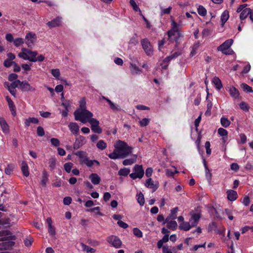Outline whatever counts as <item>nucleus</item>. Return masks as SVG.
I'll return each mask as SVG.
<instances>
[{
	"label": "nucleus",
	"mask_w": 253,
	"mask_h": 253,
	"mask_svg": "<svg viewBox=\"0 0 253 253\" xmlns=\"http://www.w3.org/2000/svg\"><path fill=\"white\" fill-rule=\"evenodd\" d=\"M80 109L76 110L74 113L75 119L76 118H85L92 117L93 115L92 113L86 109V101L84 98H82L80 101Z\"/></svg>",
	"instance_id": "nucleus-1"
},
{
	"label": "nucleus",
	"mask_w": 253,
	"mask_h": 253,
	"mask_svg": "<svg viewBox=\"0 0 253 253\" xmlns=\"http://www.w3.org/2000/svg\"><path fill=\"white\" fill-rule=\"evenodd\" d=\"M171 28L168 32L169 39L170 42L175 41L178 42L179 39L182 37L179 28V25L174 20L171 21Z\"/></svg>",
	"instance_id": "nucleus-2"
},
{
	"label": "nucleus",
	"mask_w": 253,
	"mask_h": 253,
	"mask_svg": "<svg viewBox=\"0 0 253 253\" xmlns=\"http://www.w3.org/2000/svg\"><path fill=\"white\" fill-rule=\"evenodd\" d=\"M116 148L120 154V158L124 159L131 153L132 148L128 145V144L124 142L119 140L118 142Z\"/></svg>",
	"instance_id": "nucleus-3"
},
{
	"label": "nucleus",
	"mask_w": 253,
	"mask_h": 253,
	"mask_svg": "<svg viewBox=\"0 0 253 253\" xmlns=\"http://www.w3.org/2000/svg\"><path fill=\"white\" fill-rule=\"evenodd\" d=\"M76 121H79L83 124H85L88 122L91 126V128L92 131L95 133H101L102 132V129L99 126V122L96 119L91 118H76Z\"/></svg>",
	"instance_id": "nucleus-4"
},
{
	"label": "nucleus",
	"mask_w": 253,
	"mask_h": 253,
	"mask_svg": "<svg viewBox=\"0 0 253 253\" xmlns=\"http://www.w3.org/2000/svg\"><path fill=\"white\" fill-rule=\"evenodd\" d=\"M132 170L133 172L129 174L130 177L132 179H135L137 178L141 179L143 177L144 171L142 165H136Z\"/></svg>",
	"instance_id": "nucleus-5"
},
{
	"label": "nucleus",
	"mask_w": 253,
	"mask_h": 253,
	"mask_svg": "<svg viewBox=\"0 0 253 253\" xmlns=\"http://www.w3.org/2000/svg\"><path fill=\"white\" fill-rule=\"evenodd\" d=\"M141 43L143 49L147 55H151L153 54V49L150 42L147 39H144L141 40Z\"/></svg>",
	"instance_id": "nucleus-6"
},
{
	"label": "nucleus",
	"mask_w": 253,
	"mask_h": 253,
	"mask_svg": "<svg viewBox=\"0 0 253 253\" xmlns=\"http://www.w3.org/2000/svg\"><path fill=\"white\" fill-rule=\"evenodd\" d=\"M233 43V40L232 39H228L218 46L217 49L218 51H221L224 54H228L226 51L232 45Z\"/></svg>",
	"instance_id": "nucleus-7"
},
{
	"label": "nucleus",
	"mask_w": 253,
	"mask_h": 253,
	"mask_svg": "<svg viewBox=\"0 0 253 253\" xmlns=\"http://www.w3.org/2000/svg\"><path fill=\"white\" fill-rule=\"evenodd\" d=\"M107 242L112 246L116 248H120L122 245V242L120 239L116 236L111 235L107 239Z\"/></svg>",
	"instance_id": "nucleus-8"
},
{
	"label": "nucleus",
	"mask_w": 253,
	"mask_h": 253,
	"mask_svg": "<svg viewBox=\"0 0 253 253\" xmlns=\"http://www.w3.org/2000/svg\"><path fill=\"white\" fill-rule=\"evenodd\" d=\"M37 39L36 35L33 32H29L25 36L26 43L29 47H32Z\"/></svg>",
	"instance_id": "nucleus-9"
},
{
	"label": "nucleus",
	"mask_w": 253,
	"mask_h": 253,
	"mask_svg": "<svg viewBox=\"0 0 253 253\" xmlns=\"http://www.w3.org/2000/svg\"><path fill=\"white\" fill-rule=\"evenodd\" d=\"M22 91H35L36 89L32 86L26 81H20V88Z\"/></svg>",
	"instance_id": "nucleus-10"
},
{
	"label": "nucleus",
	"mask_w": 253,
	"mask_h": 253,
	"mask_svg": "<svg viewBox=\"0 0 253 253\" xmlns=\"http://www.w3.org/2000/svg\"><path fill=\"white\" fill-rule=\"evenodd\" d=\"M0 237H1L0 240L2 241L6 240H14L16 238L14 235H11L10 232L8 231H0Z\"/></svg>",
	"instance_id": "nucleus-11"
},
{
	"label": "nucleus",
	"mask_w": 253,
	"mask_h": 253,
	"mask_svg": "<svg viewBox=\"0 0 253 253\" xmlns=\"http://www.w3.org/2000/svg\"><path fill=\"white\" fill-rule=\"evenodd\" d=\"M86 142L85 138L82 135L79 136L76 139V141L73 145L74 149H78L84 144Z\"/></svg>",
	"instance_id": "nucleus-12"
},
{
	"label": "nucleus",
	"mask_w": 253,
	"mask_h": 253,
	"mask_svg": "<svg viewBox=\"0 0 253 253\" xmlns=\"http://www.w3.org/2000/svg\"><path fill=\"white\" fill-rule=\"evenodd\" d=\"M144 185L148 188L153 189V192L155 191L159 186L158 183H155L151 178H149L146 180Z\"/></svg>",
	"instance_id": "nucleus-13"
},
{
	"label": "nucleus",
	"mask_w": 253,
	"mask_h": 253,
	"mask_svg": "<svg viewBox=\"0 0 253 253\" xmlns=\"http://www.w3.org/2000/svg\"><path fill=\"white\" fill-rule=\"evenodd\" d=\"M68 127L73 134L77 135L79 132V126L76 123L71 122L68 125Z\"/></svg>",
	"instance_id": "nucleus-14"
},
{
	"label": "nucleus",
	"mask_w": 253,
	"mask_h": 253,
	"mask_svg": "<svg viewBox=\"0 0 253 253\" xmlns=\"http://www.w3.org/2000/svg\"><path fill=\"white\" fill-rule=\"evenodd\" d=\"M61 18L58 17L51 21L48 22L46 24L50 28L58 27L61 24Z\"/></svg>",
	"instance_id": "nucleus-15"
},
{
	"label": "nucleus",
	"mask_w": 253,
	"mask_h": 253,
	"mask_svg": "<svg viewBox=\"0 0 253 253\" xmlns=\"http://www.w3.org/2000/svg\"><path fill=\"white\" fill-rule=\"evenodd\" d=\"M178 211V209L177 207H175L171 209L170 210V213L169 214V216H168L165 219L164 223H166V222L168 221L170 219L174 220L175 219H176L177 218L176 213Z\"/></svg>",
	"instance_id": "nucleus-16"
},
{
	"label": "nucleus",
	"mask_w": 253,
	"mask_h": 253,
	"mask_svg": "<svg viewBox=\"0 0 253 253\" xmlns=\"http://www.w3.org/2000/svg\"><path fill=\"white\" fill-rule=\"evenodd\" d=\"M227 199L230 201L236 200L238 197V194L236 191L233 190H229L227 191Z\"/></svg>",
	"instance_id": "nucleus-17"
},
{
	"label": "nucleus",
	"mask_w": 253,
	"mask_h": 253,
	"mask_svg": "<svg viewBox=\"0 0 253 253\" xmlns=\"http://www.w3.org/2000/svg\"><path fill=\"white\" fill-rule=\"evenodd\" d=\"M89 178L90 179L91 182L94 185L98 184L101 181V178L97 173H91L89 176Z\"/></svg>",
	"instance_id": "nucleus-18"
},
{
	"label": "nucleus",
	"mask_w": 253,
	"mask_h": 253,
	"mask_svg": "<svg viewBox=\"0 0 253 253\" xmlns=\"http://www.w3.org/2000/svg\"><path fill=\"white\" fill-rule=\"evenodd\" d=\"M229 92L231 96L234 99H239L240 97V93L238 89L235 87H231Z\"/></svg>",
	"instance_id": "nucleus-19"
},
{
	"label": "nucleus",
	"mask_w": 253,
	"mask_h": 253,
	"mask_svg": "<svg viewBox=\"0 0 253 253\" xmlns=\"http://www.w3.org/2000/svg\"><path fill=\"white\" fill-rule=\"evenodd\" d=\"M0 125L4 133L9 132L8 125L3 118H0Z\"/></svg>",
	"instance_id": "nucleus-20"
},
{
	"label": "nucleus",
	"mask_w": 253,
	"mask_h": 253,
	"mask_svg": "<svg viewBox=\"0 0 253 253\" xmlns=\"http://www.w3.org/2000/svg\"><path fill=\"white\" fill-rule=\"evenodd\" d=\"M137 156L133 155L132 157L130 159H125L123 161V164L124 166L131 165L136 162Z\"/></svg>",
	"instance_id": "nucleus-21"
},
{
	"label": "nucleus",
	"mask_w": 253,
	"mask_h": 253,
	"mask_svg": "<svg viewBox=\"0 0 253 253\" xmlns=\"http://www.w3.org/2000/svg\"><path fill=\"white\" fill-rule=\"evenodd\" d=\"M48 174L45 170L42 171V180L41 184L43 187H45L46 185V183L48 180Z\"/></svg>",
	"instance_id": "nucleus-22"
},
{
	"label": "nucleus",
	"mask_w": 253,
	"mask_h": 253,
	"mask_svg": "<svg viewBox=\"0 0 253 253\" xmlns=\"http://www.w3.org/2000/svg\"><path fill=\"white\" fill-rule=\"evenodd\" d=\"M212 82L217 90H220L223 86L220 80L218 77H214L212 79Z\"/></svg>",
	"instance_id": "nucleus-23"
},
{
	"label": "nucleus",
	"mask_w": 253,
	"mask_h": 253,
	"mask_svg": "<svg viewBox=\"0 0 253 253\" xmlns=\"http://www.w3.org/2000/svg\"><path fill=\"white\" fill-rule=\"evenodd\" d=\"M21 170L23 175L25 177H28L29 175L28 166L25 162H22L21 164Z\"/></svg>",
	"instance_id": "nucleus-24"
},
{
	"label": "nucleus",
	"mask_w": 253,
	"mask_h": 253,
	"mask_svg": "<svg viewBox=\"0 0 253 253\" xmlns=\"http://www.w3.org/2000/svg\"><path fill=\"white\" fill-rule=\"evenodd\" d=\"M38 55V52L36 51L30 50L28 53V60L35 62H36V56Z\"/></svg>",
	"instance_id": "nucleus-25"
},
{
	"label": "nucleus",
	"mask_w": 253,
	"mask_h": 253,
	"mask_svg": "<svg viewBox=\"0 0 253 253\" xmlns=\"http://www.w3.org/2000/svg\"><path fill=\"white\" fill-rule=\"evenodd\" d=\"M192 227H193L192 224L190 225L189 222H183L182 223H180L179 226L180 229L183 230L184 231L189 230Z\"/></svg>",
	"instance_id": "nucleus-26"
},
{
	"label": "nucleus",
	"mask_w": 253,
	"mask_h": 253,
	"mask_svg": "<svg viewBox=\"0 0 253 253\" xmlns=\"http://www.w3.org/2000/svg\"><path fill=\"white\" fill-rule=\"evenodd\" d=\"M80 162L81 164H84L87 166L88 167H91L92 162L89 160L87 155L83 157V158H82L80 160Z\"/></svg>",
	"instance_id": "nucleus-27"
},
{
	"label": "nucleus",
	"mask_w": 253,
	"mask_h": 253,
	"mask_svg": "<svg viewBox=\"0 0 253 253\" xmlns=\"http://www.w3.org/2000/svg\"><path fill=\"white\" fill-rule=\"evenodd\" d=\"M82 249L83 251L86 252L87 253H94L95 250L92 248H91L84 243L81 244Z\"/></svg>",
	"instance_id": "nucleus-28"
},
{
	"label": "nucleus",
	"mask_w": 253,
	"mask_h": 253,
	"mask_svg": "<svg viewBox=\"0 0 253 253\" xmlns=\"http://www.w3.org/2000/svg\"><path fill=\"white\" fill-rule=\"evenodd\" d=\"M229 17V15L228 11L227 10L224 11L222 13L220 17L222 26H223L225 22L228 20Z\"/></svg>",
	"instance_id": "nucleus-29"
},
{
	"label": "nucleus",
	"mask_w": 253,
	"mask_h": 253,
	"mask_svg": "<svg viewBox=\"0 0 253 253\" xmlns=\"http://www.w3.org/2000/svg\"><path fill=\"white\" fill-rule=\"evenodd\" d=\"M167 223V227L169 229H172L173 230H174L176 229L177 224L176 222L173 220H169L168 221L166 222Z\"/></svg>",
	"instance_id": "nucleus-30"
},
{
	"label": "nucleus",
	"mask_w": 253,
	"mask_h": 253,
	"mask_svg": "<svg viewBox=\"0 0 253 253\" xmlns=\"http://www.w3.org/2000/svg\"><path fill=\"white\" fill-rule=\"evenodd\" d=\"M109 158L113 160H116L117 159H121L120 154L118 151V149L115 147L113 152L110 153L108 155Z\"/></svg>",
	"instance_id": "nucleus-31"
},
{
	"label": "nucleus",
	"mask_w": 253,
	"mask_h": 253,
	"mask_svg": "<svg viewBox=\"0 0 253 253\" xmlns=\"http://www.w3.org/2000/svg\"><path fill=\"white\" fill-rule=\"evenodd\" d=\"M200 218V216L198 214H194L191 219L190 221L191 222L192 226L193 227L196 226L198 223V222Z\"/></svg>",
	"instance_id": "nucleus-32"
},
{
	"label": "nucleus",
	"mask_w": 253,
	"mask_h": 253,
	"mask_svg": "<svg viewBox=\"0 0 253 253\" xmlns=\"http://www.w3.org/2000/svg\"><path fill=\"white\" fill-rule=\"evenodd\" d=\"M251 10L250 8H246L244 9L241 13L240 15V18L241 20L245 19L250 13Z\"/></svg>",
	"instance_id": "nucleus-33"
},
{
	"label": "nucleus",
	"mask_w": 253,
	"mask_h": 253,
	"mask_svg": "<svg viewBox=\"0 0 253 253\" xmlns=\"http://www.w3.org/2000/svg\"><path fill=\"white\" fill-rule=\"evenodd\" d=\"M130 69L132 74H138L141 72V70L135 64H130Z\"/></svg>",
	"instance_id": "nucleus-34"
},
{
	"label": "nucleus",
	"mask_w": 253,
	"mask_h": 253,
	"mask_svg": "<svg viewBox=\"0 0 253 253\" xmlns=\"http://www.w3.org/2000/svg\"><path fill=\"white\" fill-rule=\"evenodd\" d=\"M108 103L110 105V108L114 111H120L121 110L119 105L114 104L111 100H108Z\"/></svg>",
	"instance_id": "nucleus-35"
},
{
	"label": "nucleus",
	"mask_w": 253,
	"mask_h": 253,
	"mask_svg": "<svg viewBox=\"0 0 253 253\" xmlns=\"http://www.w3.org/2000/svg\"><path fill=\"white\" fill-rule=\"evenodd\" d=\"M96 147L98 149L101 150L105 149L107 147V144L103 140H100L96 144Z\"/></svg>",
	"instance_id": "nucleus-36"
},
{
	"label": "nucleus",
	"mask_w": 253,
	"mask_h": 253,
	"mask_svg": "<svg viewBox=\"0 0 253 253\" xmlns=\"http://www.w3.org/2000/svg\"><path fill=\"white\" fill-rule=\"evenodd\" d=\"M136 196L138 203L141 206H143L145 203V200L143 194L140 192L139 194H137Z\"/></svg>",
	"instance_id": "nucleus-37"
},
{
	"label": "nucleus",
	"mask_w": 253,
	"mask_h": 253,
	"mask_svg": "<svg viewBox=\"0 0 253 253\" xmlns=\"http://www.w3.org/2000/svg\"><path fill=\"white\" fill-rule=\"evenodd\" d=\"M130 172V169L128 168H124L121 169L118 171V174L121 176H127Z\"/></svg>",
	"instance_id": "nucleus-38"
},
{
	"label": "nucleus",
	"mask_w": 253,
	"mask_h": 253,
	"mask_svg": "<svg viewBox=\"0 0 253 253\" xmlns=\"http://www.w3.org/2000/svg\"><path fill=\"white\" fill-rule=\"evenodd\" d=\"M198 14L202 16H205L207 14V10L203 5H199L197 8Z\"/></svg>",
	"instance_id": "nucleus-39"
},
{
	"label": "nucleus",
	"mask_w": 253,
	"mask_h": 253,
	"mask_svg": "<svg viewBox=\"0 0 253 253\" xmlns=\"http://www.w3.org/2000/svg\"><path fill=\"white\" fill-rule=\"evenodd\" d=\"M241 87L245 92H253L252 88L245 83H242L241 84Z\"/></svg>",
	"instance_id": "nucleus-40"
},
{
	"label": "nucleus",
	"mask_w": 253,
	"mask_h": 253,
	"mask_svg": "<svg viewBox=\"0 0 253 253\" xmlns=\"http://www.w3.org/2000/svg\"><path fill=\"white\" fill-rule=\"evenodd\" d=\"M220 123L221 125L224 127H227L230 125V121L226 118L222 117L220 119Z\"/></svg>",
	"instance_id": "nucleus-41"
},
{
	"label": "nucleus",
	"mask_w": 253,
	"mask_h": 253,
	"mask_svg": "<svg viewBox=\"0 0 253 253\" xmlns=\"http://www.w3.org/2000/svg\"><path fill=\"white\" fill-rule=\"evenodd\" d=\"M56 166V159L51 157L49 159V167L51 170H53Z\"/></svg>",
	"instance_id": "nucleus-42"
},
{
	"label": "nucleus",
	"mask_w": 253,
	"mask_h": 253,
	"mask_svg": "<svg viewBox=\"0 0 253 253\" xmlns=\"http://www.w3.org/2000/svg\"><path fill=\"white\" fill-rule=\"evenodd\" d=\"M24 42V40L21 38H18L17 39H15L13 41V43L14 45L16 47H18L20 46V45L22 44Z\"/></svg>",
	"instance_id": "nucleus-43"
},
{
	"label": "nucleus",
	"mask_w": 253,
	"mask_h": 253,
	"mask_svg": "<svg viewBox=\"0 0 253 253\" xmlns=\"http://www.w3.org/2000/svg\"><path fill=\"white\" fill-rule=\"evenodd\" d=\"M73 164L70 162L65 163L64 166V168L67 173H70L71 169L73 168Z\"/></svg>",
	"instance_id": "nucleus-44"
},
{
	"label": "nucleus",
	"mask_w": 253,
	"mask_h": 253,
	"mask_svg": "<svg viewBox=\"0 0 253 253\" xmlns=\"http://www.w3.org/2000/svg\"><path fill=\"white\" fill-rule=\"evenodd\" d=\"M172 251L175 252H176V249L175 247H173L172 249L171 250L170 249H169V247L168 246H164L163 247V253H172Z\"/></svg>",
	"instance_id": "nucleus-45"
},
{
	"label": "nucleus",
	"mask_w": 253,
	"mask_h": 253,
	"mask_svg": "<svg viewBox=\"0 0 253 253\" xmlns=\"http://www.w3.org/2000/svg\"><path fill=\"white\" fill-rule=\"evenodd\" d=\"M37 133L39 136L42 137L44 135L45 132L43 128L41 126H39L37 129Z\"/></svg>",
	"instance_id": "nucleus-46"
},
{
	"label": "nucleus",
	"mask_w": 253,
	"mask_h": 253,
	"mask_svg": "<svg viewBox=\"0 0 253 253\" xmlns=\"http://www.w3.org/2000/svg\"><path fill=\"white\" fill-rule=\"evenodd\" d=\"M8 106L12 115L13 116H15L16 115V107L14 103H11L10 104H8Z\"/></svg>",
	"instance_id": "nucleus-47"
},
{
	"label": "nucleus",
	"mask_w": 253,
	"mask_h": 253,
	"mask_svg": "<svg viewBox=\"0 0 253 253\" xmlns=\"http://www.w3.org/2000/svg\"><path fill=\"white\" fill-rule=\"evenodd\" d=\"M240 108L243 110V111L248 112L249 110V106H248V104L246 103L245 102H242L240 105Z\"/></svg>",
	"instance_id": "nucleus-48"
},
{
	"label": "nucleus",
	"mask_w": 253,
	"mask_h": 253,
	"mask_svg": "<svg viewBox=\"0 0 253 253\" xmlns=\"http://www.w3.org/2000/svg\"><path fill=\"white\" fill-rule=\"evenodd\" d=\"M217 132L218 134L221 136H227L228 134V131L226 129L222 127H220L219 128H218Z\"/></svg>",
	"instance_id": "nucleus-49"
},
{
	"label": "nucleus",
	"mask_w": 253,
	"mask_h": 253,
	"mask_svg": "<svg viewBox=\"0 0 253 253\" xmlns=\"http://www.w3.org/2000/svg\"><path fill=\"white\" fill-rule=\"evenodd\" d=\"M51 74L56 79H59L60 75V71L58 69H52L51 71Z\"/></svg>",
	"instance_id": "nucleus-50"
},
{
	"label": "nucleus",
	"mask_w": 253,
	"mask_h": 253,
	"mask_svg": "<svg viewBox=\"0 0 253 253\" xmlns=\"http://www.w3.org/2000/svg\"><path fill=\"white\" fill-rule=\"evenodd\" d=\"M133 234L139 238L142 237L143 234L140 230L137 228H134L133 230Z\"/></svg>",
	"instance_id": "nucleus-51"
},
{
	"label": "nucleus",
	"mask_w": 253,
	"mask_h": 253,
	"mask_svg": "<svg viewBox=\"0 0 253 253\" xmlns=\"http://www.w3.org/2000/svg\"><path fill=\"white\" fill-rule=\"evenodd\" d=\"M150 122V119L148 118H144L142 120L140 121L139 124L142 127L147 126Z\"/></svg>",
	"instance_id": "nucleus-52"
},
{
	"label": "nucleus",
	"mask_w": 253,
	"mask_h": 253,
	"mask_svg": "<svg viewBox=\"0 0 253 253\" xmlns=\"http://www.w3.org/2000/svg\"><path fill=\"white\" fill-rule=\"evenodd\" d=\"M205 175L208 181H210L211 179V173L209 168H205Z\"/></svg>",
	"instance_id": "nucleus-53"
},
{
	"label": "nucleus",
	"mask_w": 253,
	"mask_h": 253,
	"mask_svg": "<svg viewBox=\"0 0 253 253\" xmlns=\"http://www.w3.org/2000/svg\"><path fill=\"white\" fill-rule=\"evenodd\" d=\"M20 81L17 80L15 81H13L11 84V86L12 88L15 89L16 87L20 88Z\"/></svg>",
	"instance_id": "nucleus-54"
},
{
	"label": "nucleus",
	"mask_w": 253,
	"mask_h": 253,
	"mask_svg": "<svg viewBox=\"0 0 253 253\" xmlns=\"http://www.w3.org/2000/svg\"><path fill=\"white\" fill-rule=\"evenodd\" d=\"M97 211L96 212V213L98 215H102L103 214L100 212V207H94L93 208H91V209H88V210H87V211H89V212H91V211Z\"/></svg>",
	"instance_id": "nucleus-55"
},
{
	"label": "nucleus",
	"mask_w": 253,
	"mask_h": 253,
	"mask_svg": "<svg viewBox=\"0 0 253 253\" xmlns=\"http://www.w3.org/2000/svg\"><path fill=\"white\" fill-rule=\"evenodd\" d=\"M18 75L16 74L11 73L8 76V80L10 82H13L17 80Z\"/></svg>",
	"instance_id": "nucleus-56"
},
{
	"label": "nucleus",
	"mask_w": 253,
	"mask_h": 253,
	"mask_svg": "<svg viewBox=\"0 0 253 253\" xmlns=\"http://www.w3.org/2000/svg\"><path fill=\"white\" fill-rule=\"evenodd\" d=\"M48 230L49 234L51 235L52 236H53L55 235L56 232L55 228L53 226H48Z\"/></svg>",
	"instance_id": "nucleus-57"
},
{
	"label": "nucleus",
	"mask_w": 253,
	"mask_h": 253,
	"mask_svg": "<svg viewBox=\"0 0 253 253\" xmlns=\"http://www.w3.org/2000/svg\"><path fill=\"white\" fill-rule=\"evenodd\" d=\"M129 3L135 11H137L138 10H140L139 8L138 7V6H137V5L136 4V2L134 0H130Z\"/></svg>",
	"instance_id": "nucleus-58"
},
{
	"label": "nucleus",
	"mask_w": 253,
	"mask_h": 253,
	"mask_svg": "<svg viewBox=\"0 0 253 253\" xmlns=\"http://www.w3.org/2000/svg\"><path fill=\"white\" fill-rule=\"evenodd\" d=\"M18 56L24 60H27L28 59V53L25 52H21L18 54Z\"/></svg>",
	"instance_id": "nucleus-59"
},
{
	"label": "nucleus",
	"mask_w": 253,
	"mask_h": 253,
	"mask_svg": "<svg viewBox=\"0 0 253 253\" xmlns=\"http://www.w3.org/2000/svg\"><path fill=\"white\" fill-rule=\"evenodd\" d=\"M33 242V239L30 238V239H26L24 240V244L26 247H30L32 245V243Z\"/></svg>",
	"instance_id": "nucleus-60"
},
{
	"label": "nucleus",
	"mask_w": 253,
	"mask_h": 253,
	"mask_svg": "<svg viewBox=\"0 0 253 253\" xmlns=\"http://www.w3.org/2000/svg\"><path fill=\"white\" fill-rule=\"evenodd\" d=\"M50 142L54 146H58L60 145V142L57 138H52L50 139Z\"/></svg>",
	"instance_id": "nucleus-61"
},
{
	"label": "nucleus",
	"mask_w": 253,
	"mask_h": 253,
	"mask_svg": "<svg viewBox=\"0 0 253 253\" xmlns=\"http://www.w3.org/2000/svg\"><path fill=\"white\" fill-rule=\"evenodd\" d=\"M71 102L69 100H65L62 101V105L65 108V109H68L71 106Z\"/></svg>",
	"instance_id": "nucleus-62"
},
{
	"label": "nucleus",
	"mask_w": 253,
	"mask_h": 253,
	"mask_svg": "<svg viewBox=\"0 0 253 253\" xmlns=\"http://www.w3.org/2000/svg\"><path fill=\"white\" fill-rule=\"evenodd\" d=\"M138 43V40L136 39V37H132L128 43L129 44H131L132 45H136L137 43Z\"/></svg>",
	"instance_id": "nucleus-63"
},
{
	"label": "nucleus",
	"mask_w": 253,
	"mask_h": 253,
	"mask_svg": "<svg viewBox=\"0 0 253 253\" xmlns=\"http://www.w3.org/2000/svg\"><path fill=\"white\" fill-rule=\"evenodd\" d=\"M15 62H13V61H11V60H10L9 59H6L4 62H3V65L5 67H10L12 65H13L14 63Z\"/></svg>",
	"instance_id": "nucleus-64"
}]
</instances>
